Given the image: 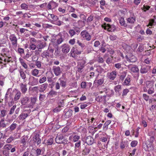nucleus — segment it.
<instances>
[{"label": "nucleus", "mask_w": 156, "mask_h": 156, "mask_svg": "<svg viewBox=\"0 0 156 156\" xmlns=\"http://www.w3.org/2000/svg\"><path fill=\"white\" fill-rule=\"evenodd\" d=\"M137 144V141L136 140H133L131 143V146L132 147H135Z\"/></svg>", "instance_id": "64"}, {"label": "nucleus", "mask_w": 156, "mask_h": 156, "mask_svg": "<svg viewBox=\"0 0 156 156\" xmlns=\"http://www.w3.org/2000/svg\"><path fill=\"white\" fill-rule=\"evenodd\" d=\"M4 148L8 150H11L10 151L12 153H13L16 151V147H14L10 144L5 145L4 147Z\"/></svg>", "instance_id": "9"}, {"label": "nucleus", "mask_w": 156, "mask_h": 156, "mask_svg": "<svg viewBox=\"0 0 156 156\" xmlns=\"http://www.w3.org/2000/svg\"><path fill=\"white\" fill-rule=\"evenodd\" d=\"M41 56L43 58H48L49 57V54L47 51H45L41 53Z\"/></svg>", "instance_id": "34"}, {"label": "nucleus", "mask_w": 156, "mask_h": 156, "mask_svg": "<svg viewBox=\"0 0 156 156\" xmlns=\"http://www.w3.org/2000/svg\"><path fill=\"white\" fill-rule=\"evenodd\" d=\"M65 113V116L66 118H69L71 117L72 115L73 111L71 109H69L68 111H65L64 112Z\"/></svg>", "instance_id": "20"}, {"label": "nucleus", "mask_w": 156, "mask_h": 156, "mask_svg": "<svg viewBox=\"0 0 156 156\" xmlns=\"http://www.w3.org/2000/svg\"><path fill=\"white\" fill-rule=\"evenodd\" d=\"M27 113H21L19 115V119L21 120H23L25 119L28 116Z\"/></svg>", "instance_id": "24"}, {"label": "nucleus", "mask_w": 156, "mask_h": 156, "mask_svg": "<svg viewBox=\"0 0 156 156\" xmlns=\"http://www.w3.org/2000/svg\"><path fill=\"white\" fill-rule=\"evenodd\" d=\"M54 5L55 6H57L56 3L54 2H51L49 3L47 6V8L49 9H51V5Z\"/></svg>", "instance_id": "40"}, {"label": "nucleus", "mask_w": 156, "mask_h": 156, "mask_svg": "<svg viewBox=\"0 0 156 156\" xmlns=\"http://www.w3.org/2000/svg\"><path fill=\"white\" fill-rule=\"evenodd\" d=\"M68 32L71 37L73 36L76 34L75 32L73 29L69 30Z\"/></svg>", "instance_id": "47"}, {"label": "nucleus", "mask_w": 156, "mask_h": 156, "mask_svg": "<svg viewBox=\"0 0 156 156\" xmlns=\"http://www.w3.org/2000/svg\"><path fill=\"white\" fill-rule=\"evenodd\" d=\"M64 40L62 37H61L60 38L57 40V43L58 44H60L63 42Z\"/></svg>", "instance_id": "56"}, {"label": "nucleus", "mask_w": 156, "mask_h": 156, "mask_svg": "<svg viewBox=\"0 0 156 156\" xmlns=\"http://www.w3.org/2000/svg\"><path fill=\"white\" fill-rule=\"evenodd\" d=\"M46 77L42 76L41 77L39 80V82L40 83H42L44 82L46 80Z\"/></svg>", "instance_id": "45"}, {"label": "nucleus", "mask_w": 156, "mask_h": 156, "mask_svg": "<svg viewBox=\"0 0 156 156\" xmlns=\"http://www.w3.org/2000/svg\"><path fill=\"white\" fill-rule=\"evenodd\" d=\"M111 90L107 88H104L103 90L102 91H100V93L101 94H102L103 92H105L106 94V97L108 96L109 97L111 96V95L109 94V92H110Z\"/></svg>", "instance_id": "23"}, {"label": "nucleus", "mask_w": 156, "mask_h": 156, "mask_svg": "<svg viewBox=\"0 0 156 156\" xmlns=\"http://www.w3.org/2000/svg\"><path fill=\"white\" fill-rule=\"evenodd\" d=\"M93 20V16L91 15L88 17L87 19V22L88 24L90 22Z\"/></svg>", "instance_id": "58"}, {"label": "nucleus", "mask_w": 156, "mask_h": 156, "mask_svg": "<svg viewBox=\"0 0 156 156\" xmlns=\"http://www.w3.org/2000/svg\"><path fill=\"white\" fill-rule=\"evenodd\" d=\"M119 23L121 26H123L124 27H126L127 26V24L126 23L123 17H120L119 19Z\"/></svg>", "instance_id": "22"}, {"label": "nucleus", "mask_w": 156, "mask_h": 156, "mask_svg": "<svg viewBox=\"0 0 156 156\" xmlns=\"http://www.w3.org/2000/svg\"><path fill=\"white\" fill-rule=\"evenodd\" d=\"M56 143L58 144H66L68 140L64 138V136L62 134H57L55 139Z\"/></svg>", "instance_id": "1"}, {"label": "nucleus", "mask_w": 156, "mask_h": 156, "mask_svg": "<svg viewBox=\"0 0 156 156\" xmlns=\"http://www.w3.org/2000/svg\"><path fill=\"white\" fill-rule=\"evenodd\" d=\"M29 101V98L28 97L25 96L22 98L20 100V103L21 104V107L27 104Z\"/></svg>", "instance_id": "12"}, {"label": "nucleus", "mask_w": 156, "mask_h": 156, "mask_svg": "<svg viewBox=\"0 0 156 156\" xmlns=\"http://www.w3.org/2000/svg\"><path fill=\"white\" fill-rule=\"evenodd\" d=\"M36 48H37L36 45L34 43H30L29 48L30 50H35Z\"/></svg>", "instance_id": "39"}, {"label": "nucleus", "mask_w": 156, "mask_h": 156, "mask_svg": "<svg viewBox=\"0 0 156 156\" xmlns=\"http://www.w3.org/2000/svg\"><path fill=\"white\" fill-rule=\"evenodd\" d=\"M127 67L133 73H138L139 69L137 67L134 65L132 66L131 65L127 66Z\"/></svg>", "instance_id": "8"}, {"label": "nucleus", "mask_w": 156, "mask_h": 156, "mask_svg": "<svg viewBox=\"0 0 156 156\" xmlns=\"http://www.w3.org/2000/svg\"><path fill=\"white\" fill-rule=\"evenodd\" d=\"M58 44L56 43H54L51 44V46L49 47V48H52L53 47H54L55 48V49H57V51H58Z\"/></svg>", "instance_id": "48"}, {"label": "nucleus", "mask_w": 156, "mask_h": 156, "mask_svg": "<svg viewBox=\"0 0 156 156\" xmlns=\"http://www.w3.org/2000/svg\"><path fill=\"white\" fill-rule=\"evenodd\" d=\"M128 23H133L136 20L135 17H130L126 19Z\"/></svg>", "instance_id": "30"}, {"label": "nucleus", "mask_w": 156, "mask_h": 156, "mask_svg": "<svg viewBox=\"0 0 156 156\" xmlns=\"http://www.w3.org/2000/svg\"><path fill=\"white\" fill-rule=\"evenodd\" d=\"M17 125L16 123L13 122L9 127V129L11 131L14 130L16 128Z\"/></svg>", "instance_id": "36"}, {"label": "nucleus", "mask_w": 156, "mask_h": 156, "mask_svg": "<svg viewBox=\"0 0 156 156\" xmlns=\"http://www.w3.org/2000/svg\"><path fill=\"white\" fill-rule=\"evenodd\" d=\"M82 52L81 49H80V48L74 47L72 48L71 51V55L72 57L75 58L77 55L80 54Z\"/></svg>", "instance_id": "2"}, {"label": "nucleus", "mask_w": 156, "mask_h": 156, "mask_svg": "<svg viewBox=\"0 0 156 156\" xmlns=\"http://www.w3.org/2000/svg\"><path fill=\"white\" fill-rule=\"evenodd\" d=\"M114 89L115 92L119 93L122 90L121 85H119L116 86L114 87Z\"/></svg>", "instance_id": "33"}, {"label": "nucleus", "mask_w": 156, "mask_h": 156, "mask_svg": "<svg viewBox=\"0 0 156 156\" xmlns=\"http://www.w3.org/2000/svg\"><path fill=\"white\" fill-rule=\"evenodd\" d=\"M70 48V47L69 45L64 44L62 46V51L64 53H67L69 51Z\"/></svg>", "instance_id": "18"}, {"label": "nucleus", "mask_w": 156, "mask_h": 156, "mask_svg": "<svg viewBox=\"0 0 156 156\" xmlns=\"http://www.w3.org/2000/svg\"><path fill=\"white\" fill-rule=\"evenodd\" d=\"M105 29L107 30L108 31H114L115 29V27L114 25H110L109 24L105 23Z\"/></svg>", "instance_id": "7"}, {"label": "nucleus", "mask_w": 156, "mask_h": 156, "mask_svg": "<svg viewBox=\"0 0 156 156\" xmlns=\"http://www.w3.org/2000/svg\"><path fill=\"white\" fill-rule=\"evenodd\" d=\"M104 82V80L103 78H102L100 79H99L98 80L97 83L99 85H101Z\"/></svg>", "instance_id": "61"}, {"label": "nucleus", "mask_w": 156, "mask_h": 156, "mask_svg": "<svg viewBox=\"0 0 156 156\" xmlns=\"http://www.w3.org/2000/svg\"><path fill=\"white\" fill-rule=\"evenodd\" d=\"M39 73V70L37 69H35L31 71V74L34 76H37Z\"/></svg>", "instance_id": "37"}, {"label": "nucleus", "mask_w": 156, "mask_h": 156, "mask_svg": "<svg viewBox=\"0 0 156 156\" xmlns=\"http://www.w3.org/2000/svg\"><path fill=\"white\" fill-rule=\"evenodd\" d=\"M20 75L22 79L24 80H25L26 78V75L22 69H20Z\"/></svg>", "instance_id": "32"}, {"label": "nucleus", "mask_w": 156, "mask_h": 156, "mask_svg": "<svg viewBox=\"0 0 156 156\" xmlns=\"http://www.w3.org/2000/svg\"><path fill=\"white\" fill-rule=\"evenodd\" d=\"M58 80L60 81V85L63 87H65L66 85V82L63 80H61L60 79H59Z\"/></svg>", "instance_id": "44"}, {"label": "nucleus", "mask_w": 156, "mask_h": 156, "mask_svg": "<svg viewBox=\"0 0 156 156\" xmlns=\"http://www.w3.org/2000/svg\"><path fill=\"white\" fill-rule=\"evenodd\" d=\"M46 46L45 43H41L40 44H38L37 45V48L38 51H41V50L42 48H44Z\"/></svg>", "instance_id": "26"}, {"label": "nucleus", "mask_w": 156, "mask_h": 156, "mask_svg": "<svg viewBox=\"0 0 156 156\" xmlns=\"http://www.w3.org/2000/svg\"><path fill=\"white\" fill-rule=\"evenodd\" d=\"M61 107L58 105V107L55 108L53 110L54 112H59L61 110L60 108Z\"/></svg>", "instance_id": "62"}, {"label": "nucleus", "mask_w": 156, "mask_h": 156, "mask_svg": "<svg viewBox=\"0 0 156 156\" xmlns=\"http://www.w3.org/2000/svg\"><path fill=\"white\" fill-rule=\"evenodd\" d=\"M45 95L44 94H40L39 99L41 101H42L44 100L45 98Z\"/></svg>", "instance_id": "53"}, {"label": "nucleus", "mask_w": 156, "mask_h": 156, "mask_svg": "<svg viewBox=\"0 0 156 156\" xmlns=\"http://www.w3.org/2000/svg\"><path fill=\"white\" fill-rule=\"evenodd\" d=\"M73 29L75 32L76 33H79L80 32V28L76 27H73Z\"/></svg>", "instance_id": "55"}, {"label": "nucleus", "mask_w": 156, "mask_h": 156, "mask_svg": "<svg viewBox=\"0 0 156 156\" xmlns=\"http://www.w3.org/2000/svg\"><path fill=\"white\" fill-rule=\"evenodd\" d=\"M21 96V93L20 91H18L16 94L14 98V100L16 101L18 100L20 98Z\"/></svg>", "instance_id": "35"}, {"label": "nucleus", "mask_w": 156, "mask_h": 156, "mask_svg": "<svg viewBox=\"0 0 156 156\" xmlns=\"http://www.w3.org/2000/svg\"><path fill=\"white\" fill-rule=\"evenodd\" d=\"M106 98V95L98 96L96 98L95 100L96 101L99 102L103 101L105 103L107 101Z\"/></svg>", "instance_id": "14"}, {"label": "nucleus", "mask_w": 156, "mask_h": 156, "mask_svg": "<svg viewBox=\"0 0 156 156\" xmlns=\"http://www.w3.org/2000/svg\"><path fill=\"white\" fill-rule=\"evenodd\" d=\"M90 149L87 147H86L83 151V154L84 155H87L90 152Z\"/></svg>", "instance_id": "41"}, {"label": "nucleus", "mask_w": 156, "mask_h": 156, "mask_svg": "<svg viewBox=\"0 0 156 156\" xmlns=\"http://www.w3.org/2000/svg\"><path fill=\"white\" fill-rule=\"evenodd\" d=\"M16 105H13L10 109V111L9 114L10 115H11L13 114L16 108Z\"/></svg>", "instance_id": "43"}, {"label": "nucleus", "mask_w": 156, "mask_h": 156, "mask_svg": "<svg viewBox=\"0 0 156 156\" xmlns=\"http://www.w3.org/2000/svg\"><path fill=\"white\" fill-rule=\"evenodd\" d=\"M127 72V71H123L121 73V75L120 79L122 80H123L125 78Z\"/></svg>", "instance_id": "38"}, {"label": "nucleus", "mask_w": 156, "mask_h": 156, "mask_svg": "<svg viewBox=\"0 0 156 156\" xmlns=\"http://www.w3.org/2000/svg\"><path fill=\"white\" fill-rule=\"evenodd\" d=\"M27 140V137L26 136H23L22 137L20 142L22 144V146H23L24 147L25 146L26 144Z\"/></svg>", "instance_id": "28"}, {"label": "nucleus", "mask_w": 156, "mask_h": 156, "mask_svg": "<svg viewBox=\"0 0 156 156\" xmlns=\"http://www.w3.org/2000/svg\"><path fill=\"white\" fill-rule=\"evenodd\" d=\"M41 139L39 138V134H36L35 136H34L33 139V141L34 142H37V145H38L41 143Z\"/></svg>", "instance_id": "15"}, {"label": "nucleus", "mask_w": 156, "mask_h": 156, "mask_svg": "<svg viewBox=\"0 0 156 156\" xmlns=\"http://www.w3.org/2000/svg\"><path fill=\"white\" fill-rule=\"evenodd\" d=\"M130 77L128 76L126 78L123 83V84L126 85H128L130 84Z\"/></svg>", "instance_id": "29"}, {"label": "nucleus", "mask_w": 156, "mask_h": 156, "mask_svg": "<svg viewBox=\"0 0 156 156\" xmlns=\"http://www.w3.org/2000/svg\"><path fill=\"white\" fill-rule=\"evenodd\" d=\"M49 94L52 96H55L57 95V92L54 90H51L49 92Z\"/></svg>", "instance_id": "51"}, {"label": "nucleus", "mask_w": 156, "mask_h": 156, "mask_svg": "<svg viewBox=\"0 0 156 156\" xmlns=\"http://www.w3.org/2000/svg\"><path fill=\"white\" fill-rule=\"evenodd\" d=\"M34 150L35 151L34 152L35 153L36 156H38L41 154L42 151L41 149L37 148L36 150Z\"/></svg>", "instance_id": "42"}, {"label": "nucleus", "mask_w": 156, "mask_h": 156, "mask_svg": "<svg viewBox=\"0 0 156 156\" xmlns=\"http://www.w3.org/2000/svg\"><path fill=\"white\" fill-rule=\"evenodd\" d=\"M77 43L79 46L81 47V48H80V49H81V50L82 51L83 48L85 46V44L80 42L79 40L77 41Z\"/></svg>", "instance_id": "49"}, {"label": "nucleus", "mask_w": 156, "mask_h": 156, "mask_svg": "<svg viewBox=\"0 0 156 156\" xmlns=\"http://www.w3.org/2000/svg\"><path fill=\"white\" fill-rule=\"evenodd\" d=\"M27 84L26 83H22L20 84L21 90L23 94H25L27 90Z\"/></svg>", "instance_id": "10"}, {"label": "nucleus", "mask_w": 156, "mask_h": 156, "mask_svg": "<svg viewBox=\"0 0 156 156\" xmlns=\"http://www.w3.org/2000/svg\"><path fill=\"white\" fill-rule=\"evenodd\" d=\"M54 142V138L53 137H51L48 139L45 143V144L47 145H52Z\"/></svg>", "instance_id": "31"}, {"label": "nucleus", "mask_w": 156, "mask_h": 156, "mask_svg": "<svg viewBox=\"0 0 156 156\" xmlns=\"http://www.w3.org/2000/svg\"><path fill=\"white\" fill-rule=\"evenodd\" d=\"M80 138V136L77 135L73 136V141L74 142L78 141Z\"/></svg>", "instance_id": "50"}, {"label": "nucleus", "mask_w": 156, "mask_h": 156, "mask_svg": "<svg viewBox=\"0 0 156 156\" xmlns=\"http://www.w3.org/2000/svg\"><path fill=\"white\" fill-rule=\"evenodd\" d=\"M81 37L85 40L90 41L91 38V35L86 30H83L81 33Z\"/></svg>", "instance_id": "4"}, {"label": "nucleus", "mask_w": 156, "mask_h": 156, "mask_svg": "<svg viewBox=\"0 0 156 156\" xmlns=\"http://www.w3.org/2000/svg\"><path fill=\"white\" fill-rule=\"evenodd\" d=\"M52 69L54 73L56 76H59L62 73L61 68L59 66H53Z\"/></svg>", "instance_id": "5"}, {"label": "nucleus", "mask_w": 156, "mask_h": 156, "mask_svg": "<svg viewBox=\"0 0 156 156\" xmlns=\"http://www.w3.org/2000/svg\"><path fill=\"white\" fill-rule=\"evenodd\" d=\"M81 145V141L80 140H79L77 141V142H76L75 144V147L76 148V147H79Z\"/></svg>", "instance_id": "63"}, {"label": "nucleus", "mask_w": 156, "mask_h": 156, "mask_svg": "<svg viewBox=\"0 0 156 156\" xmlns=\"http://www.w3.org/2000/svg\"><path fill=\"white\" fill-rule=\"evenodd\" d=\"M94 139L90 136H87L86 139V142L88 145H91L94 142Z\"/></svg>", "instance_id": "17"}, {"label": "nucleus", "mask_w": 156, "mask_h": 156, "mask_svg": "<svg viewBox=\"0 0 156 156\" xmlns=\"http://www.w3.org/2000/svg\"><path fill=\"white\" fill-rule=\"evenodd\" d=\"M146 84L147 88L149 89L154 88V83L151 81H147Z\"/></svg>", "instance_id": "27"}, {"label": "nucleus", "mask_w": 156, "mask_h": 156, "mask_svg": "<svg viewBox=\"0 0 156 156\" xmlns=\"http://www.w3.org/2000/svg\"><path fill=\"white\" fill-rule=\"evenodd\" d=\"M114 67L118 69H119L122 67V64L120 63H115L114 64Z\"/></svg>", "instance_id": "52"}, {"label": "nucleus", "mask_w": 156, "mask_h": 156, "mask_svg": "<svg viewBox=\"0 0 156 156\" xmlns=\"http://www.w3.org/2000/svg\"><path fill=\"white\" fill-rule=\"evenodd\" d=\"M147 148H146L145 150L148 151H152L154 149L153 145L152 144V143L151 142H150L148 145H146Z\"/></svg>", "instance_id": "25"}, {"label": "nucleus", "mask_w": 156, "mask_h": 156, "mask_svg": "<svg viewBox=\"0 0 156 156\" xmlns=\"http://www.w3.org/2000/svg\"><path fill=\"white\" fill-rule=\"evenodd\" d=\"M149 66H144L141 67L140 69V72L141 73H147L150 69Z\"/></svg>", "instance_id": "16"}, {"label": "nucleus", "mask_w": 156, "mask_h": 156, "mask_svg": "<svg viewBox=\"0 0 156 156\" xmlns=\"http://www.w3.org/2000/svg\"><path fill=\"white\" fill-rule=\"evenodd\" d=\"M129 142L127 141H122L120 144V148L122 149L124 148L125 147H127L129 146Z\"/></svg>", "instance_id": "21"}, {"label": "nucleus", "mask_w": 156, "mask_h": 156, "mask_svg": "<svg viewBox=\"0 0 156 156\" xmlns=\"http://www.w3.org/2000/svg\"><path fill=\"white\" fill-rule=\"evenodd\" d=\"M86 63V61L84 59H82L78 62L77 68L78 69L77 71L81 73L82 72V70L85 66Z\"/></svg>", "instance_id": "3"}, {"label": "nucleus", "mask_w": 156, "mask_h": 156, "mask_svg": "<svg viewBox=\"0 0 156 156\" xmlns=\"http://www.w3.org/2000/svg\"><path fill=\"white\" fill-rule=\"evenodd\" d=\"M3 154L5 156L9 155V151L8 150H5L3 151Z\"/></svg>", "instance_id": "60"}, {"label": "nucleus", "mask_w": 156, "mask_h": 156, "mask_svg": "<svg viewBox=\"0 0 156 156\" xmlns=\"http://www.w3.org/2000/svg\"><path fill=\"white\" fill-rule=\"evenodd\" d=\"M6 111L5 110H1L0 115L2 117H4L6 115Z\"/></svg>", "instance_id": "59"}, {"label": "nucleus", "mask_w": 156, "mask_h": 156, "mask_svg": "<svg viewBox=\"0 0 156 156\" xmlns=\"http://www.w3.org/2000/svg\"><path fill=\"white\" fill-rule=\"evenodd\" d=\"M9 39L13 46H16L17 45V39L14 34H11L9 37Z\"/></svg>", "instance_id": "6"}, {"label": "nucleus", "mask_w": 156, "mask_h": 156, "mask_svg": "<svg viewBox=\"0 0 156 156\" xmlns=\"http://www.w3.org/2000/svg\"><path fill=\"white\" fill-rule=\"evenodd\" d=\"M37 99L36 97H33L31 98V103L33 105L35 104L37 101Z\"/></svg>", "instance_id": "57"}, {"label": "nucleus", "mask_w": 156, "mask_h": 156, "mask_svg": "<svg viewBox=\"0 0 156 156\" xmlns=\"http://www.w3.org/2000/svg\"><path fill=\"white\" fill-rule=\"evenodd\" d=\"M20 6L22 9L27 10L28 9V6L25 3H23L21 4Z\"/></svg>", "instance_id": "46"}, {"label": "nucleus", "mask_w": 156, "mask_h": 156, "mask_svg": "<svg viewBox=\"0 0 156 156\" xmlns=\"http://www.w3.org/2000/svg\"><path fill=\"white\" fill-rule=\"evenodd\" d=\"M154 92V88H149L147 92L149 94H152Z\"/></svg>", "instance_id": "54"}, {"label": "nucleus", "mask_w": 156, "mask_h": 156, "mask_svg": "<svg viewBox=\"0 0 156 156\" xmlns=\"http://www.w3.org/2000/svg\"><path fill=\"white\" fill-rule=\"evenodd\" d=\"M117 72L116 71H112V72L108 73V78L110 80H113L116 77Z\"/></svg>", "instance_id": "11"}, {"label": "nucleus", "mask_w": 156, "mask_h": 156, "mask_svg": "<svg viewBox=\"0 0 156 156\" xmlns=\"http://www.w3.org/2000/svg\"><path fill=\"white\" fill-rule=\"evenodd\" d=\"M126 61L129 62H134L136 61V58L135 56L132 55L129 57L128 56L126 55L125 57Z\"/></svg>", "instance_id": "13"}, {"label": "nucleus", "mask_w": 156, "mask_h": 156, "mask_svg": "<svg viewBox=\"0 0 156 156\" xmlns=\"http://www.w3.org/2000/svg\"><path fill=\"white\" fill-rule=\"evenodd\" d=\"M48 84L45 83L40 86L39 91L41 92H43L47 88Z\"/></svg>", "instance_id": "19"}]
</instances>
